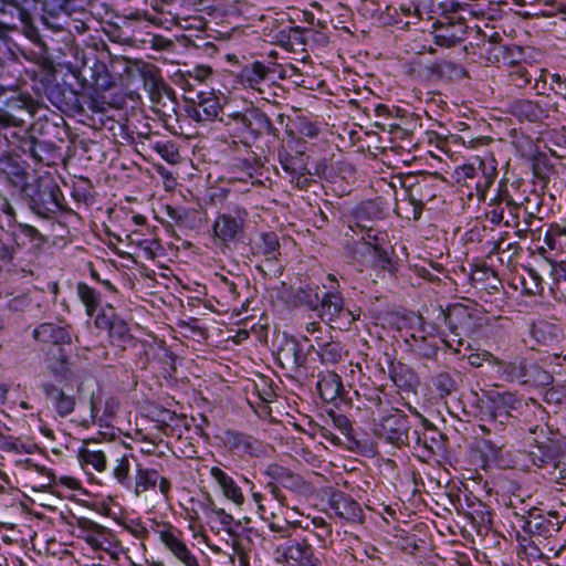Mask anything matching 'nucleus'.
Returning <instances> with one entry per match:
<instances>
[{
  "mask_svg": "<svg viewBox=\"0 0 566 566\" xmlns=\"http://www.w3.org/2000/svg\"><path fill=\"white\" fill-rule=\"evenodd\" d=\"M459 41V38H457L454 34L449 33H441L436 35V43L441 46H453Z\"/></svg>",
  "mask_w": 566,
  "mask_h": 566,
  "instance_id": "obj_36",
  "label": "nucleus"
},
{
  "mask_svg": "<svg viewBox=\"0 0 566 566\" xmlns=\"http://www.w3.org/2000/svg\"><path fill=\"white\" fill-rule=\"evenodd\" d=\"M6 212L8 214H13V209L9 206L7 209H6Z\"/></svg>",
  "mask_w": 566,
  "mask_h": 566,
  "instance_id": "obj_48",
  "label": "nucleus"
},
{
  "mask_svg": "<svg viewBox=\"0 0 566 566\" xmlns=\"http://www.w3.org/2000/svg\"><path fill=\"white\" fill-rule=\"evenodd\" d=\"M494 363L503 367V373L510 380H520L526 376V364L523 359L504 364L497 358H494Z\"/></svg>",
  "mask_w": 566,
  "mask_h": 566,
  "instance_id": "obj_23",
  "label": "nucleus"
},
{
  "mask_svg": "<svg viewBox=\"0 0 566 566\" xmlns=\"http://www.w3.org/2000/svg\"><path fill=\"white\" fill-rule=\"evenodd\" d=\"M436 386L443 394L450 395L457 389V381L450 373H440L436 378Z\"/></svg>",
  "mask_w": 566,
  "mask_h": 566,
  "instance_id": "obj_26",
  "label": "nucleus"
},
{
  "mask_svg": "<svg viewBox=\"0 0 566 566\" xmlns=\"http://www.w3.org/2000/svg\"><path fill=\"white\" fill-rule=\"evenodd\" d=\"M261 494L254 493L253 499L256 503H259V510L262 512L263 517H265L266 514H270L272 517V521L270 522V528L274 532H283L285 531V525H290L291 522L289 521L290 516H284L283 521H276L277 518V512L275 511H268L265 505L261 504Z\"/></svg>",
  "mask_w": 566,
  "mask_h": 566,
  "instance_id": "obj_24",
  "label": "nucleus"
},
{
  "mask_svg": "<svg viewBox=\"0 0 566 566\" xmlns=\"http://www.w3.org/2000/svg\"><path fill=\"white\" fill-rule=\"evenodd\" d=\"M521 114L526 116L531 122H537L545 117L544 109L532 102L522 104Z\"/></svg>",
  "mask_w": 566,
  "mask_h": 566,
  "instance_id": "obj_29",
  "label": "nucleus"
},
{
  "mask_svg": "<svg viewBox=\"0 0 566 566\" xmlns=\"http://www.w3.org/2000/svg\"><path fill=\"white\" fill-rule=\"evenodd\" d=\"M328 279H329L331 281H336V277H335V275H333V274H328Z\"/></svg>",
  "mask_w": 566,
  "mask_h": 566,
  "instance_id": "obj_50",
  "label": "nucleus"
},
{
  "mask_svg": "<svg viewBox=\"0 0 566 566\" xmlns=\"http://www.w3.org/2000/svg\"><path fill=\"white\" fill-rule=\"evenodd\" d=\"M503 218V212L500 211V212H496V211H493V218H492V221H496V222H500Z\"/></svg>",
  "mask_w": 566,
  "mask_h": 566,
  "instance_id": "obj_44",
  "label": "nucleus"
},
{
  "mask_svg": "<svg viewBox=\"0 0 566 566\" xmlns=\"http://www.w3.org/2000/svg\"><path fill=\"white\" fill-rule=\"evenodd\" d=\"M332 419L342 433L346 434L350 430V422L347 417L343 415H332Z\"/></svg>",
  "mask_w": 566,
  "mask_h": 566,
  "instance_id": "obj_38",
  "label": "nucleus"
},
{
  "mask_svg": "<svg viewBox=\"0 0 566 566\" xmlns=\"http://www.w3.org/2000/svg\"><path fill=\"white\" fill-rule=\"evenodd\" d=\"M268 69L260 62L252 64L251 69L245 70V76L248 82L253 85L258 84L265 78Z\"/></svg>",
  "mask_w": 566,
  "mask_h": 566,
  "instance_id": "obj_27",
  "label": "nucleus"
},
{
  "mask_svg": "<svg viewBox=\"0 0 566 566\" xmlns=\"http://www.w3.org/2000/svg\"><path fill=\"white\" fill-rule=\"evenodd\" d=\"M528 232H530V229H527V228L526 229H518L516 231V234H517L518 238L525 239L527 237Z\"/></svg>",
  "mask_w": 566,
  "mask_h": 566,
  "instance_id": "obj_43",
  "label": "nucleus"
},
{
  "mask_svg": "<svg viewBox=\"0 0 566 566\" xmlns=\"http://www.w3.org/2000/svg\"><path fill=\"white\" fill-rule=\"evenodd\" d=\"M319 316L328 324H336L339 327L349 325L356 318L349 310L344 308V302L340 295L336 293H326L319 298Z\"/></svg>",
  "mask_w": 566,
  "mask_h": 566,
  "instance_id": "obj_1",
  "label": "nucleus"
},
{
  "mask_svg": "<svg viewBox=\"0 0 566 566\" xmlns=\"http://www.w3.org/2000/svg\"><path fill=\"white\" fill-rule=\"evenodd\" d=\"M44 392L49 405L53 407L60 417H67L75 410L76 399L73 395L66 394L55 385L44 386Z\"/></svg>",
  "mask_w": 566,
  "mask_h": 566,
  "instance_id": "obj_6",
  "label": "nucleus"
},
{
  "mask_svg": "<svg viewBox=\"0 0 566 566\" xmlns=\"http://www.w3.org/2000/svg\"><path fill=\"white\" fill-rule=\"evenodd\" d=\"M159 482V490L165 497H168L170 491V481L165 476H159L156 470L138 469L135 478L134 492L137 496L145 493L148 489L155 488Z\"/></svg>",
  "mask_w": 566,
  "mask_h": 566,
  "instance_id": "obj_7",
  "label": "nucleus"
},
{
  "mask_svg": "<svg viewBox=\"0 0 566 566\" xmlns=\"http://www.w3.org/2000/svg\"><path fill=\"white\" fill-rule=\"evenodd\" d=\"M77 294H78L82 303L85 305L87 315L88 316L94 315L97 307L99 306L98 294L93 289H91L88 285H86L84 283H80L77 285Z\"/></svg>",
  "mask_w": 566,
  "mask_h": 566,
  "instance_id": "obj_19",
  "label": "nucleus"
},
{
  "mask_svg": "<svg viewBox=\"0 0 566 566\" xmlns=\"http://www.w3.org/2000/svg\"><path fill=\"white\" fill-rule=\"evenodd\" d=\"M268 474L287 489L296 488L301 481V479L297 475H294L290 471L276 465L270 467L268 470Z\"/></svg>",
  "mask_w": 566,
  "mask_h": 566,
  "instance_id": "obj_22",
  "label": "nucleus"
},
{
  "mask_svg": "<svg viewBox=\"0 0 566 566\" xmlns=\"http://www.w3.org/2000/svg\"><path fill=\"white\" fill-rule=\"evenodd\" d=\"M160 541L185 566H199L186 544L170 531H160Z\"/></svg>",
  "mask_w": 566,
  "mask_h": 566,
  "instance_id": "obj_9",
  "label": "nucleus"
},
{
  "mask_svg": "<svg viewBox=\"0 0 566 566\" xmlns=\"http://www.w3.org/2000/svg\"><path fill=\"white\" fill-rule=\"evenodd\" d=\"M199 98L198 105L191 111V117L198 122L214 119L220 111L218 98L213 94L199 96Z\"/></svg>",
  "mask_w": 566,
  "mask_h": 566,
  "instance_id": "obj_12",
  "label": "nucleus"
},
{
  "mask_svg": "<svg viewBox=\"0 0 566 566\" xmlns=\"http://www.w3.org/2000/svg\"><path fill=\"white\" fill-rule=\"evenodd\" d=\"M291 293L295 298V303L300 305H306L313 310L318 307L319 304V296L317 292H314V290L308 286H292Z\"/></svg>",
  "mask_w": 566,
  "mask_h": 566,
  "instance_id": "obj_17",
  "label": "nucleus"
},
{
  "mask_svg": "<svg viewBox=\"0 0 566 566\" xmlns=\"http://www.w3.org/2000/svg\"><path fill=\"white\" fill-rule=\"evenodd\" d=\"M510 81L513 85L517 87H523L531 82V76L526 69L517 67L516 70L510 73Z\"/></svg>",
  "mask_w": 566,
  "mask_h": 566,
  "instance_id": "obj_30",
  "label": "nucleus"
},
{
  "mask_svg": "<svg viewBox=\"0 0 566 566\" xmlns=\"http://www.w3.org/2000/svg\"><path fill=\"white\" fill-rule=\"evenodd\" d=\"M247 212L238 210L235 216L231 213L220 214L213 224L216 239L224 244L233 242L243 233V223Z\"/></svg>",
  "mask_w": 566,
  "mask_h": 566,
  "instance_id": "obj_2",
  "label": "nucleus"
},
{
  "mask_svg": "<svg viewBox=\"0 0 566 566\" xmlns=\"http://www.w3.org/2000/svg\"><path fill=\"white\" fill-rule=\"evenodd\" d=\"M528 277L533 283V286L527 289L530 293H537L542 290V276L533 269L527 271Z\"/></svg>",
  "mask_w": 566,
  "mask_h": 566,
  "instance_id": "obj_37",
  "label": "nucleus"
},
{
  "mask_svg": "<svg viewBox=\"0 0 566 566\" xmlns=\"http://www.w3.org/2000/svg\"><path fill=\"white\" fill-rule=\"evenodd\" d=\"M46 436H51V431L50 430H45L43 431Z\"/></svg>",
  "mask_w": 566,
  "mask_h": 566,
  "instance_id": "obj_53",
  "label": "nucleus"
},
{
  "mask_svg": "<svg viewBox=\"0 0 566 566\" xmlns=\"http://www.w3.org/2000/svg\"><path fill=\"white\" fill-rule=\"evenodd\" d=\"M436 72L449 80H458L465 76V71L457 64L448 61H443L434 66Z\"/></svg>",
  "mask_w": 566,
  "mask_h": 566,
  "instance_id": "obj_25",
  "label": "nucleus"
},
{
  "mask_svg": "<svg viewBox=\"0 0 566 566\" xmlns=\"http://www.w3.org/2000/svg\"><path fill=\"white\" fill-rule=\"evenodd\" d=\"M332 325L325 326L324 328L316 322L308 323L306 325V335L304 339L313 343L311 347L315 350L318 349V338H331Z\"/></svg>",
  "mask_w": 566,
  "mask_h": 566,
  "instance_id": "obj_21",
  "label": "nucleus"
},
{
  "mask_svg": "<svg viewBox=\"0 0 566 566\" xmlns=\"http://www.w3.org/2000/svg\"><path fill=\"white\" fill-rule=\"evenodd\" d=\"M388 424H398V428L395 429L394 434L389 436L388 438L392 441L401 440V434H402L401 431H402L405 422L400 418L390 417V418L386 419V423H385L384 428L386 429Z\"/></svg>",
  "mask_w": 566,
  "mask_h": 566,
  "instance_id": "obj_32",
  "label": "nucleus"
},
{
  "mask_svg": "<svg viewBox=\"0 0 566 566\" xmlns=\"http://www.w3.org/2000/svg\"><path fill=\"white\" fill-rule=\"evenodd\" d=\"M119 402L113 397H104L102 392H93L90 398L91 421L98 426H108L118 410Z\"/></svg>",
  "mask_w": 566,
  "mask_h": 566,
  "instance_id": "obj_5",
  "label": "nucleus"
},
{
  "mask_svg": "<svg viewBox=\"0 0 566 566\" xmlns=\"http://www.w3.org/2000/svg\"><path fill=\"white\" fill-rule=\"evenodd\" d=\"M211 74V69L209 66H196L191 72V75L198 81H205Z\"/></svg>",
  "mask_w": 566,
  "mask_h": 566,
  "instance_id": "obj_39",
  "label": "nucleus"
},
{
  "mask_svg": "<svg viewBox=\"0 0 566 566\" xmlns=\"http://www.w3.org/2000/svg\"><path fill=\"white\" fill-rule=\"evenodd\" d=\"M279 247L276 234L264 233L261 235V243L258 248L265 256V260L258 269L269 276L279 277L282 274L283 266L276 263L280 255Z\"/></svg>",
  "mask_w": 566,
  "mask_h": 566,
  "instance_id": "obj_4",
  "label": "nucleus"
},
{
  "mask_svg": "<svg viewBox=\"0 0 566 566\" xmlns=\"http://www.w3.org/2000/svg\"><path fill=\"white\" fill-rule=\"evenodd\" d=\"M284 169H285V170H287V171H290V170H291L290 166H289V165H286V164H284Z\"/></svg>",
  "mask_w": 566,
  "mask_h": 566,
  "instance_id": "obj_51",
  "label": "nucleus"
},
{
  "mask_svg": "<svg viewBox=\"0 0 566 566\" xmlns=\"http://www.w3.org/2000/svg\"><path fill=\"white\" fill-rule=\"evenodd\" d=\"M555 469L558 471L557 482L566 484V464H556Z\"/></svg>",
  "mask_w": 566,
  "mask_h": 566,
  "instance_id": "obj_41",
  "label": "nucleus"
},
{
  "mask_svg": "<svg viewBox=\"0 0 566 566\" xmlns=\"http://www.w3.org/2000/svg\"><path fill=\"white\" fill-rule=\"evenodd\" d=\"M109 333L112 336L124 337L128 334V328L125 322L114 321L109 323Z\"/></svg>",
  "mask_w": 566,
  "mask_h": 566,
  "instance_id": "obj_35",
  "label": "nucleus"
},
{
  "mask_svg": "<svg viewBox=\"0 0 566 566\" xmlns=\"http://www.w3.org/2000/svg\"><path fill=\"white\" fill-rule=\"evenodd\" d=\"M234 120H237L238 123H240L242 126H244L245 128H250L251 127V120L250 118L245 115V114H242V113H234L232 115H230Z\"/></svg>",
  "mask_w": 566,
  "mask_h": 566,
  "instance_id": "obj_40",
  "label": "nucleus"
},
{
  "mask_svg": "<svg viewBox=\"0 0 566 566\" xmlns=\"http://www.w3.org/2000/svg\"><path fill=\"white\" fill-rule=\"evenodd\" d=\"M273 497L279 502L281 507H289V503L286 502V496L282 493L281 489L276 483L270 482L266 486Z\"/></svg>",
  "mask_w": 566,
  "mask_h": 566,
  "instance_id": "obj_33",
  "label": "nucleus"
},
{
  "mask_svg": "<svg viewBox=\"0 0 566 566\" xmlns=\"http://www.w3.org/2000/svg\"><path fill=\"white\" fill-rule=\"evenodd\" d=\"M343 389L340 377L335 373H328L317 384V390L323 400L331 402L339 397Z\"/></svg>",
  "mask_w": 566,
  "mask_h": 566,
  "instance_id": "obj_13",
  "label": "nucleus"
},
{
  "mask_svg": "<svg viewBox=\"0 0 566 566\" xmlns=\"http://www.w3.org/2000/svg\"><path fill=\"white\" fill-rule=\"evenodd\" d=\"M212 478L220 485L223 495L231 500L237 505H241L244 502L243 493L241 489L235 484L232 478H230L220 468L213 467L210 471Z\"/></svg>",
  "mask_w": 566,
  "mask_h": 566,
  "instance_id": "obj_11",
  "label": "nucleus"
},
{
  "mask_svg": "<svg viewBox=\"0 0 566 566\" xmlns=\"http://www.w3.org/2000/svg\"><path fill=\"white\" fill-rule=\"evenodd\" d=\"M96 325L98 327H102L103 325H108L109 326V323L105 319V317H97L96 318Z\"/></svg>",
  "mask_w": 566,
  "mask_h": 566,
  "instance_id": "obj_45",
  "label": "nucleus"
},
{
  "mask_svg": "<svg viewBox=\"0 0 566 566\" xmlns=\"http://www.w3.org/2000/svg\"><path fill=\"white\" fill-rule=\"evenodd\" d=\"M41 472L45 473L48 475V484H51L54 476L51 471H46L44 468H41Z\"/></svg>",
  "mask_w": 566,
  "mask_h": 566,
  "instance_id": "obj_46",
  "label": "nucleus"
},
{
  "mask_svg": "<svg viewBox=\"0 0 566 566\" xmlns=\"http://www.w3.org/2000/svg\"><path fill=\"white\" fill-rule=\"evenodd\" d=\"M113 473L115 479L119 483H125L128 479L129 474V461L127 455H123L116 459L115 467L113 469Z\"/></svg>",
  "mask_w": 566,
  "mask_h": 566,
  "instance_id": "obj_28",
  "label": "nucleus"
},
{
  "mask_svg": "<svg viewBox=\"0 0 566 566\" xmlns=\"http://www.w3.org/2000/svg\"><path fill=\"white\" fill-rule=\"evenodd\" d=\"M33 336L42 343L51 344L53 348L65 344L69 345L72 339L70 332L65 327L52 323L41 324L34 329Z\"/></svg>",
  "mask_w": 566,
  "mask_h": 566,
  "instance_id": "obj_8",
  "label": "nucleus"
},
{
  "mask_svg": "<svg viewBox=\"0 0 566 566\" xmlns=\"http://www.w3.org/2000/svg\"><path fill=\"white\" fill-rule=\"evenodd\" d=\"M545 85H546L545 80L538 78V80H536V83H535V90L541 92L545 88Z\"/></svg>",
  "mask_w": 566,
  "mask_h": 566,
  "instance_id": "obj_42",
  "label": "nucleus"
},
{
  "mask_svg": "<svg viewBox=\"0 0 566 566\" xmlns=\"http://www.w3.org/2000/svg\"><path fill=\"white\" fill-rule=\"evenodd\" d=\"M548 514L553 517H558V513L556 511L549 512Z\"/></svg>",
  "mask_w": 566,
  "mask_h": 566,
  "instance_id": "obj_49",
  "label": "nucleus"
},
{
  "mask_svg": "<svg viewBox=\"0 0 566 566\" xmlns=\"http://www.w3.org/2000/svg\"><path fill=\"white\" fill-rule=\"evenodd\" d=\"M368 238L369 241L364 243L365 249L368 254L375 259L377 265L385 269L387 264H389L388 251L379 245L377 237L371 238V235L368 234Z\"/></svg>",
  "mask_w": 566,
  "mask_h": 566,
  "instance_id": "obj_20",
  "label": "nucleus"
},
{
  "mask_svg": "<svg viewBox=\"0 0 566 566\" xmlns=\"http://www.w3.org/2000/svg\"><path fill=\"white\" fill-rule=\"evenodd\" d=\"M7 389H2V396L4 397Z\"/></svg>",
  "mask_w": 566,
  "mask_h": 566,
  "instance_id": "obj_54",
  "label": "nucleus"
},
{
  "mask_svg": "<svg viewBox=\"0 0 566 566\" xmlns=\"http://www.w3.org/2000/svg\"><path fill=\"white\" fill-rule=\"evenodd\" d=\"M318 349L316 350L321 358L331 364H335L340 360L343 355V347L339 343L331 338H318Z\"/></svg>",
  "mask_w": 566,
  "mask_h": 566,
  "instance_id": "obj_16",
  "label": "nucleus"
},
{
  "mask_svg": "<svg viewBox=\"0 0 566 566\" xmlns=\"http://www.w3.org/2000/svg\"><path fill=\"white\" fill-rule=\"evenodd\" d=\"M80 460L84 464L92 465L95 470L102 472L106 468V455L104 451L96 448V444H86L78 453Z\"/></svg>",
  "mask_w": 566,
  "mask_h": 566,
  "instance_id": "obj_15",
  "label": "nucleus"
},
{
  "mask_svg": "<svg viewBox=\"0 0 566 566\" xmlns=\"http://www.w3.org/2000/svg\"><path fill=\"white\" fill-rule=\"evenodd\" d=\"M155 149L166 161L171 164L177 161L179 155L171 145L157 143Z\"/></svg>",
  "mask_w": 566,
  "mask_h": 566,
  "instance_id": "obj_31",
  "label": "nucleus"
},
{
  "mask_svg": "<svg viewBox=\"0 0 566 566\" xmlns=\"http://www.w3.org/2000/svg\"><path fill=\"white\" fill-rule=\"evenodd\" d=\"M49 368L57 375L64 376L69 371V356L61 347L52 348L49 352Z\"/></svg>",
  "mask_w": 566,
  "mask_h": 566,
  "instance_id": "obj_18",
  "label": "nucleus"
},
{
  "mask_svg": "<svg viewBox=\"0 0 566 566\" xmlns=\"http://www.w3.org/2000/svg\"><path fill=\"white\" fill-rule=\"evenodd\" d=\"M507 203H509V205H512V207H513L514 209H517V206H516V205H513L511 201H507Z\"/></svg>",
  "mask_w": 566,
  "mask_h": 566,
  "instance_id": "obj_52",
  "label": "nucleus"
},
{
  "mask_svg": "<svg viewBox=\"0 0 566 566\" xmlns=\"http://www.w3.org/2000/svg\"><path fill=\"white\" fill-rule=\"evenodd\" d=\"M284 557L292 566H322L324 559L323 553L307 539L291 543L284 551Z\"/></svg>",
  "mask_w": 566,
  "mask_h": 566,
  "instance_id": "obj_3",
  "label": "nucleus"
},
{
  "mask_svg": "<svg viewBox=\"0 0 566 566\" xmlns=\"http://www.w3.org/2000/svg\"><path fill=\"white\" fill-rule=\"evenodd\" d=\"M78 527L86 533L85 541L95 549L102 548L107 530L97 523L88 520H78Z\"/></svg>",
  "mask_w": 566,
  "mask_h": 566,
  "instance_id": "obj_14",
  "label": "nucleus"
},
{
  "mask_svg": "<svg viewBox=\"0 0 566 566\" xmlns=\"http://www.w3.org/2000/svg\"><path fill=\"white\" fill-rule=\"evenodd\" d=\"M160 541L185 566H199L186 544L170 531H160Z\"/></svg>",
  "mask_w": 566,
  "mask_h": 566,
  "instance_id": "obj_10",
  "label": "nucleus"
},
{
  "mask_svg": "<svg viewBox=\"0 0 566 566\" xmlns=\"http://www.w3.org/2000/svg\"><path fill=\"white\" fill-rule=\"evenodd\" d=\"M552 78H553V81H554V82H556V83H559V82H560V76H559L558 74H553V75H552Z\"/></svg>",
  "mask_w": 566,
  "mask_h": 566,
  "instance_id": "obj_47",
  "label": "nucleus"
},
{
  "mask_svg": "<svg viewBox=\"0 0 566 566\" xmlns=\"http://www.w3.org/2000/svg\"><path fill=\"white\" fill-rule=\"evenodd\" d=\"M150 44L155 50H170L174 46V42L161 35H154L150 40Z\"/></svg>",
  "mask_w": 566,
  "mask_h": 566,
  "instance_id": "obj_34",
  "label": "nucleus"
}]
</instances>
